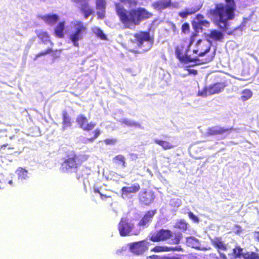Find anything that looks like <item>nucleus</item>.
Here are the masks:
<instances>
[{"label":"nucleus","instance_id":"obj_1","mask_svg":"<svg viewBox=\"0 0 259 259\" xmlns=\"http://www.w3.org/2000/svg\"><path fill=\"white\" fill-rule=\"evenodd\" d=\"M226 4L217 3L213 9H210L209 14L215 20V25L223 31L226 32L229 28V20L235 17L236 4L234 0H225Z\"/></svg>","mask_w":259,"mask_h":259},{"label":"nucleus","instance_id":"obj_2","mask_svg":"<svg viewBox=\"0 0 259 259\" xmlns=\"http://www.w3.org/2000/svg\"><path fill=\"white\" fill-rule=\"evenodd\" d=\"M115 9L120 21L126 29H132L139 25L141 21L153 16L151 12L142 7L133 8L127 11L120 4H116Z\"/></svg>","mask_w":259,"mask_h":259},{"label":"nucleus","instance_id":"obj_3","mask_svg":"<svg viewBox=\"0 0 259 259\" xmlns=\"http://www.w3.org/2000/svg\"><path fill=\"white\" fill-rule=\"evenodd\" d=\"M134 39L130 41L136 45L138 48L141 49V51L131 50L130 51L134 53H144L149 50L152 47L154 38L150 35L149 31H141L133 34Z\"/></svg>","mask_w":259,"mask_h":259},{"label":"nucleus","instance_id":"obj_4","mask_svg":"<svg viewBox=\"0 0 259 259\" xmlns=\"http://www.w3.org/2000/svg\"><path fill=\"white\" fill-rule=\"evenodd\" d=\"M118 231L121 237L128 236H137L141 231V229L136 228L133 220L127 217H122L117 226Z\"/></svg>","mask_w":259,"mask_h":259},{"label":"nucleus","instance_id":"obj_5","mask_svg":"<svg viewBox=\"0 0 259 259\" xmlns=\"http://www.w3.org/2000/svg\"><path fill=\"white\" fill-rule=\"evenodd\" d=\"M192 42L193 40H191L190 41H188L186 39L183 40L180 44L176 46L175 48L176 55L181 63H187L197 61L196 57H192L191 55L187 54Z\"/></svg>","mask_w":259,"mask_h":259},{"label":"nucleus","instance_id":"obj_6","mask_svg":"<svg viewBox=\"0 0 259 259\" xmlns=\"http://www.w3.org/2000/svg\"><path fill=\"white\" fill-rule=\"evenodd\" d=\"M82 160L74 151H69L66 155L64 161L61 163V169L63 172L70 169H77L82 163Z\"/></svg>","mask_w":259,"mask_h":259},{"label":"nucleus","instance_id":"obj_7","mask_svg":"<svg viewBox=\"0 0 259 259\" xmlns=\"http://www.w3.org/2000/svg\"><path fill=\"white\" fill-rule=\"evenodd\" d=\"M87 28L82 22L78 21L74 25V31L70 34L69 39L73 43L74 46L78 47V41L83 38V35L87 33Z\"/></svg>","mask_w":259,"mask_h":259},{"label":"nucleus","instance_id":"obj_8","mask_svg":"<svg viewBox=\"0 0 259 259\" xmlns=\"http://www.w3.org/2000/svg\"><path fill=\"white\" fill-rule=\"evenodd\" d=\"M211 47L210 41L206 39H199L197 40L195 49L193 50V54H195L193 57L197 58L198 60L199 57H202L208 53Z\"/></svg>","mask_w":259,"mask_h":259},{"label":"nucleus","instance_id":"obj_9","mask_svg":"<svg viewBox=\"0 0 259 259\" xmlns=\"http://www.w3.org/2000/svg\"><path fill=\"white\" fill-rule=\"evenodd\" d=\"M227 84L225 82H216L207 87H205L201 92H198V95L206 97L213 94H218L223 91Z\"/></svg>","mask_w":259,"mask_h":259},{"label":"nucleus","instance_id":"obj_10","mask_svg":"<svg viewBox=\"0 0 259 259\" xmlns=\"http://www.w3.org/2000/svg\"><path fill=\"white\" fill-rule=\"evenodd\" d=\"M172 236V232L167 229H161L158 231L151 232L149 239L153 242L164 241L170 239Z\"/></svg>","mask_w":259,"mask_h":259},{"label":"nucleus","instance_id":"obj_11","mask_svg":"<svg viewBox=\"0 0 259 259\" xmlns=\"http://www.w3.org/2000/svg\"><path fill=\"white\" fill-rule=\"evenodd\" d=\"M150 244V242L147 239L133 242L130 244V250L136 255H141L148 250Z\"/></svg>","mask_w":259,"mask_h":259},{"label":"nucleus","instance_id":"obj_12","mask_svg":"<svg viewBox=\"0 0 259 259\" xmlns=\"http://www.w3.org/2000/svg\"><path fill=\"white\" fill-rule=\"evenodd\" d=\"M233 258L243 259H259V255L254 252H246L244 253L243 249L239 246H236L232 250V253Z\"/></svg>","mask_w":259,"mask_h":259},{"label":"nucleus","instance_id":"obj_13","mask_svg":"<svg viewBox=\"0 0 259 259\" xmlns=\"http://www.w3.org/2000/svg\"><path fill=\"white\" fill-rule=\"evenodd\" d=\"M156 209H152L146 211L139 221L137 227L140 229L141 228L147 227L151 223L154 216L156 213Z\"/></svg>","mask_w":259,"mask_h":259},{"label":"nucleus","instance_id":"obj_14","mask_svg":"<svg viewBox=\"0 0 259 259\" xmlns=\"http://www.w3.org/2000/svg\"><path fill=\"white\" fill-rule=\"evenodd\" d=\"M76 121L79 127L85 131H91L96 126L95 122H88V118L83 114L77 116Z\"/></svg>","mask_w":259,"mask_h":259},{"label":"nucleus","instance_id":"obj_15","mask_svg":"<svg viewBox=\"0 0 259 259\" xmlns=\"http://www.w3.org/2000/svg\"><path fill=\"white\" fill-rule=\"evenodd\" d=\"M155 198L154 192L151 190H144L139 195V201L144 205H149L153 202Z\"/></svg>","mask_w":259,"mask_h":259},{"label":"nucleus","instance_id":"obj_16","mask_svg":"<svg viewBox=\"0 0 259 259\" xmlns=\"http://www.w3.org/2000/svg\"><path fill=\"white\" fill-rule=\"evenodd\" d=\"M212 245L217 249L219 253L221 259H227V257L223 253L220 252V250L226 251L227 250V245L222 240L220 237H215L211 240Z\"/></svg>","mask_w":259,"mask_h":259},{"label":"nucleus","instance_id":"obj_17","mask_svg":"<svg viewBox=\"0 0 259 259\" xmlns=\"http://www.w3.org/2000/svg\"><path fill=\"white\" fill-rule=\"evenodd\" d=\"M195 19L196 21L192 23V26L196 31L198 32L199 30H202L203 27L206 28L209 27V22L204 19V16L202 14H198L196 15Z\"/></svg>","mask_w":259,"mask_h":259},{"label":"nucleus","instance_id":"obj_18","mask_svg":"<svg viewBox=\"0 0 259 259\" xmlns=\"http://www.w3.org/2000/svg\"><path fill=\"white\" fill-rule=\"evenodd\" d=\"M232 130V127L224 128L219 126H215L208 128L206 133L208 136H214L222 135L226 133H230Z\"/></svg>","mask_w":259,"mask_h":259},{"label":"nucleus","instance_id":"obj_19","mask_svg":"<svg viewBox=\"0 0 259 259\" xmlns=\"http://www.w3.org/2000/svg\"><path fill=\"white\" fill-rule=\"evenodd\" d=\"M172 5L171 0H162L153 3L151 6L156 10L161 11L170 7Z\"/></svg>","mask_w":259,"mask_h":259},{"label":"nucleus","instance_id":"obj_20","mask_svg":"<svg viewBox=\"0 0 259 259\" xmlns=\"http://www.w3.org/2000/svg\"><path fill=\"white\" fill-rule=\"evenodd\" d=\"M141 187L139 184H135L130 187H123L121 189L122 195L127 196L132 193H136L140 190Z\"/></svg>","mask_w":259,"mask_h":259},{"label":"nucleus","instance_id":"obj_21","mask_svg":"<svg viewBox=\"0 0 259 259\" xmlns=\"http://www.w3.org/2000/svg\"><path fill=\"white\" fill-rule=\"evenodd\" d=\"M89 2H86L80 4V10L83 14L85 19H87L90 15H92L94 11V10L90 7Z\"/></svg>","mask_w":259,"mask_h":259},{"label":"nucleus","instance_id":"obj_22","mask_svg":"<svg viewBox=\"0 0 259 259\" xmlns=\"http://www.w3.org/2000/svg\"><path fill=\"white\" fill-rule=\"evenodd\" d=\"M207 36L208 38L215 41H222L224 38L223 33L216 29L211 30Z\"/></svg>","mask_w":259,"mask_h":259},{"label":"nucleus","instance_id":"obj_23","mask_svg":"<svg viewBox=\"0 0 259 259\" xmlns=\"http://www.w3.org/2000/svg\"><path fill=\"white\" fill-rule=\"evenodd\" d=\"M42 20L47 24L52 25L55 24L59 18L57 14H48L41 17Z\"/></svg>","mask_w":259,"mask_h":259},{"label":"nucleus","instance_id":"obj_24","mask_svg":"<svg viewBox=\"0 0 259 259\" xmlns=\"http://www.w3.org/2000/svg\"><path fill=\"white\" fill-rule=\"evenodd\" d=\"M182 250L181 247H169L167 246H156L151 249V251L155 252H167L170 251H181Z\"/></svg>","mask_w":259,"mask_h":259},{"label":"nucleus","instance_id":"obj_25","mask_svg":"<svg viewBox=\"0 0 259 259\" xmlns=\"http://www.w3.org/2000/svg\"><path fill=\"white\" fill-rule=\"evenodd\" d=\"M37 36L41 40L42 43L45 44L49 43L51 46H54V43L50 40V36L47 32L39 31L37 33Z\"/></svg>","mask_w":259,"mask_h":259},{"label":"nucleus","instance_id":"obj_26","mask_svg":"<svg viewBox=\"0 0 259 259\" xmlns=\"http://www.w3.org/2000/svg\"><path fill=\"white\" fill-rule=\"evenodd\" d=\"M154 142L155 143L161 146L164 150L170 149L174 148L175 146L171 143L166 141L156 139L154 140Z\"/></svg>","mask_w":259,"mask_h":259},{"label":"nucleus","instance_id":"obj_27","mask_svg":"<svg viewBox=\"0 0 259 259\" xmlns=\"http://www.w3.org/2000/svg\"><path fill=\"white\" fill-rule=\"evenodd\" d=\"M113 162L117 166H121L122 168L126 167L125 158L122 155H118L113 158Z\"/></svg>","mask_w":259,"mask_h":259},{"label":"nucleus","instance_id":"obj_28","mask_svg":"<svg viewBox=\"0 0 259 259\" xmlns=\"http://www.w3.org/2000/svg\"><path fill=\"white\" fill-rule=\"evenodd\" d=\"M65 29V22H60L56 26L55 29V35L59 38L64 37V30Z\"/></svg>","mask_w":259,"mask_h":259},{"label":"nucleus","instance_id":"obj_29","mask_svg":"<svg viewBox=\"0 0 259 259\" xmlns=\"http://www.w3.org/2000/svg\"><path fill=\"white\" fill-rule=\"evenodd\" d=\"M62 124L64 129L71 126L72 124L71 118L66 111L62 113Z\"/></svg>","mask_w":259,"mask_h":259},{"label":"nucleus","instance_id":"obj_30","mask_svg":"<svg viewBox=\"0 0 259 259\" xmlns=\"http://www.w3.org/2000/svg\"><path fill=\"white\" fill-rule=\"evenodd\" d=\"M199 9H186L185 11L179 12V16L183 18H186L188 16L195 13L198 11Z\"/></svg>","mask_w":259,"mask_h":259},{"label":"nucleus","instance_id":"obj_31","mask_svg":"<svg viewBox=\"0 0 259 259\" xmlns=\"http://www.w3.org/2000/svg\"><path fill=\"white\" fill-rule=\"evenodd\" d=\"M16 172L19 179L24 180L27 177L28 171L24 168L21 167H18Z\"/></svg>","mask_w":259,"mask_h":259},{"label":"nucleus","instance_id":"obj_32","mask_svg":"<svg viewBox=\"0 0 259 259\" xmlns=\"http://www.w3.org/2000/svg\"><path fill=\"white\" fill-rule=\"evenodd\" d=\"M252 93L250 90H244L242 92L241 99L243 101H245L250 98Z\"/></svg>","mask_w":259,"mask_h":259},{"label":"nucleus","instance_id":"obj_33","mask_svg":"<svg viewBox=\"0 0 259 259\" xmlns=\"http://www.w3.org/2000/svg\"><path fill=\"white\" fill-rule=\"evenodd\" d=\"M188 226V223H187L184 220H182L176 223V227L185 231L187 230Z\"/></svg>","mask_w":259,"mask_h":259},{"label":"nucleus","instance_id":"obj_34","mask_svg":"<svg viewBox=\"0 0 259 259\" xmlns=\"http://www.w3.org/2000/svg\"><path fill=\"white\" fill-rule=\"evenodd\" d=\"M53 52V50L52 48H48L45 51H41L36 54L34 59L36 60L37 58L40 57L41 56L47 55L49 54L52 53Z\"/></svg>","mask_w":259,"mask_h":259},{"label":"nucleus","instance_id":"obj_35","mask_svg":"<svg viewBox=\"0 0 259 259\" xmlns=\"http://www.w3.org/2000/svg\"><path fill=\"white\" fill-rule=\"evenodd\" d=\"M183 236L181 233L175 234L174 238L171 239V243L174 244H179Z\"/></svg>","mask_w":259,"mask_h":259},{"label":"nucleus","instance_id":"obj_36","mask_svg":"<svg viewBox=\"0 0 259 259\" xmlns=\"http://www.w3.org/2000/svg\"><path fill=\"white\" fill-rule=\"evenodd\" d=\"M96 9L100 10H104L106 7L105 0H96Z\"/></svg>","mask_w":259,"mask_h":259},{"label":"nucleus","instance_id":"obj_37","mask_svg":"<svg viewBox=\"0 0 259 259\" xmlns=\"http://www.w3.org/2000/svg\"><path fill=\"white\" fill-rule=\"evenodd\" d=\"M122 3H126L129 7H136L138 4L139 0H120Z\"/></svg>","mask_w":259,"mask_h":259},{"label":"nucleus","instance_id":"obj_38","mask_svg":"<svg viewBox=\"0 0 259 259\" xmlns=\"http://www.w3.org/2000/svg\"><path fill=\"white\" fill-rule=\"evenodd\" d=\"M96 35L102 40H107V38L106 35L104 34L103 31L100 28H98L96 32Z\"/></svg>","mask_w":259,"mask_h":259},{"label":"nucleus","instance_id":"obj_39","mask_svg":"<svg viewBox=\"0 0 259 259\" xmlns=\"http://www.w3.org/2000/svg\"><path fill=\"white\" fill-rule=\"evenodd\" d=\"M188 217L192 220L194 223H198L199 222V219L198 217L195 215L192 212L189 211L188 212Z\"/></svg>","mask_w":259,"mask_h":259},{"label":"nucleus","instance_id":"obj_40","mask_svg":"<svg viewBox=\"0 0 259 259\" xmlns=\"http://www.w3.org/2000/svg\"><path fill=\"white\" fill-rule=\"evenodd\" d=\"M182 32L185 34L188 33L190 31V26L189 23L186 22L182 25Z\"/></svg>","mask_w":259,"mask_h":259},{"label":"nucleus","instance_id":"obj_41","mask_svg":"<svg viewBox=\"0 0 259 259\" xmlns=\"http://www.w3.org/2000/svg\"><path fill=\"white\" fill-rule=\"evenodd\" d=\"M122 123L124 124L127 126H137L138 125V123L136 122L131 121L127 119H124L121 121Z\"/></svg>","mask_w":259,"mask_h":259},{"label":"nucleus","instance_id":"obj_42","mask_svg":"<svg viewBox=\"0 0 259 259\" xmlns=\"http://www.w3.org/2000/svg\"><path fill=\"white\" fill-rule=\"evenodd\" d=\"M94 137L91 138L90 139H88V141L90 142H93L95 139H96L100 134V131L99 128H96L94 132Z\"/></svg>","mask_w":259,"mask_h":259},{"label":"nucleus","instance_id":"obj_43","mask_svg":"<svg viewBox=\"0 0 259 259\" xmlns=\"http://www.w3.org/2000/svg\"><path fill=\"white\" fill-rule=\"evenodd\" d=\"M162 259H182L181 255H165L162 257Z\"/></svg>","mask_w":259,"mask_h":259},{"label":"nucleus","instance_id":"obj_44","mask_svg":"<svg viewBox=\"0 0 259 259\" xmlns=\"http://www.w3.org/2000/svg\"><path fill=\"white\" fill-rule=\"evenodd\" d=\"M104 142L106 145H113L116 142V140L115 139H106L104 140Z\"/></svg>","mask_w":259,"mask_h":259},{"label":"nucleus","instance_id":"obj_45","mask_svg":"<svg viewBox=\"0 0 259 259\" xmlns=\"http://www.w3.org/2000/svg\"><path fill=\"white\" fill-rule=\"evenodd\" d=\"M187 242L189 244H194L198 243V240L192 237H190L187 238Z\"/></svg>","mask_w":259,"mask_h":259},{"label":"nucleus","instance_id":"obj_46","mask_svg":"<svg viewBox=\"0 0 259 259\" xmlns=\"http://www.w3.org/2000/svg\"><path fill=\"white\" fill-rule=\"evenodd\" d=\"M98 18L99 19H102L105 17V10H101L100 12H97Z\"/></svg>","mask_w":259,"mask_h":259},{"label":"nucleus","instance_id":"obj_47","mask_svg":"<svg viewBox=\"0 0 259 259\" xmlns=\"http://www.w3.org/2000/svg\"><path fill=\"white\" fill-rule=\"evenodd\" d=\"M214 56H215V52L213 51L211 53V54L207 58H206L205 62H209L211 61L214 58Z\"/></svg>","mask_w":259,"mask_h":259},{"label":"nucleus","instance_id":"obj_48","mask_svg":"<svg viewBox=\"0 0 259 259\" xmlns=\"http://www.w3.org/2000/svg\"><path fill=\"white\" fill-rule=\"evenodd\" d=\"M169 25L170 26V27H171L172 31L174 32V33L178 32V29L176 27V25L174 23L170 22L169 23Z\"/></svg>","mask_w":259,"mask_h":259},{"label":"nucleus","instance_id":"obj_49","mask_svg":"<svg viewBox=\"0 0 259 259\" xmlns=\"http://www.w3.org/2000/svg\"><path fill=\"white\" fill-rule=\"evenodd\" d=\"M100 198L102 200H105L106 199L108 198L111 199V200H112V197L111 196H107L102 193L100 194Z\"/></svg>","mask_w":259,"mask_h":259},{"label":"nucleus","instance_id":"obj_50","mask_svg":"<svg viewBox=\"0 0 259 259\" xmlns=\"http://www.w3.org/2000/svg\"><path fill=\"white\" fill-rule=\"evenodd\" d=\"M147 259H162L160 256L157 255H152L147 257Z\"/></svg>","mask_w":259,"mask_h":259},{"label":"nucleus","instance_id":"obj_51","mask_svg":"<svg viewBox=\"0 0 259 259\" xmlns=\"http://www.w3.org/2000/svg\"><path fill=\"white\" fill-rule=\"evenodd\" d=\"M253 236L254 239L257 241H259V231H255L254 232Z\"/></svg>","mask_w":259,"mask_h":259},{"label":"nucleus","instance_id":"obj_52","mask_svg":"<svg viewBox=\"0 0 259 259\" xmlns=\"http://www.w3.org/2000/svg\"><path fill=\"white\" fill-rule=\"evenodd\" d=\"M188 71L190 74L196 75L197 74V71L195 69H188Z\"/></svg>","mask_w":259,"mask_h":259},{"label":"nucleus","instance_id":"obj_53","mask_svg":"<svg viewBox=\"0 0 259 259\" xmlns=\"http://www.w3.org/2000/svg\"><path fill=\"white\" fill-rule=\"evenodd\" d=\"M72 2L75 3H79L81 4L86 2H89V0H71Z\"/></svg>","mask_w":259,"mask_h":259},{"label":"nucleus","instance_id":"obj_54","mask_svg":"<svg viewBox=\"0 0 259 259\" xmlns=\"http://www.w3.org/2000/svg\"><path fill=\"white\" fill-rule=\"evenodd\" d=\"M94 192L95 193H98L100 195V194H102L100 192V190L99 189H95L94 190Z\"/></svg>","mask_w":259,"mask_h":259},{"label":"nucleus","instance_id":"obj_55","mask_svg":"<svg viewBox=\"0 0 259 259\" xmlns=\"http://www.w3.org/2000/svg\"><path fill=\"white\" fill-rule=\"evenodd\" d=\"M7 146H8V144H6L2 145L1 147V148H3L4 147H7Z\"/></svg>","mask_w":259,"mask_h":259},{"label":"nucleus","instance_id":"obj_56","mask_svg":"<svg viewBox=\"0 0 259 259\" xmlns=\"http://www.w3.org/2000/svg\"><path fill=\"white\" fill-rule=\"evenodd\" d=\"M248 18H244L243 19V21L244 22H246V21H248Z\"/></svg>","mask_w":259,"mask_h":259},{"label":"nucleus","instance_id":"obj_57","mask_svg":"<svg viewBox=\"0 0 259 259\" xmlns=\"http://www.w3.org/2000/svg\"><path fill=\"white\" fill-rule=\"evenodd\" d=\"M8 149H14V147H8Z\"/></svg>","mask_w":259,"mask_h":259},{"label":"nucleus","instance_id":"obj_58","mask_svg":"<svg viewBox=\"0 0 259 259\" xmlns=\"http://www.w3.org/2000/svg\"><path fill=\"white\" fill-rule=\"evenodd\" d=\"M9 183L10 184L12 185V183H13L12 180H10V181H9Z\"/></svg>","mask_w":259,"mask_h":259},{"label":"nucleus","instance_id":"obj_59","mask_svg":"<svg viewBox=\"0 0 259 259\" xmlns=\"http://www.w3.org/2000/svg\"><path fill=\"white\" fill-rule=\"evenodd\" d=\"M54 52H59V53H60L61 51L60 50H56Z\"/></svg>","mask_w":259,"mask_h":259},{"label":"nucleus","instance_id":"obj_60","mask_svg":"<svg viewBox=\"0 0 259 259\" xmlns=\"http://www.w3.org/2000/svg\"><path fill=\"white\" fill-rule=\"evenodd\" d=\"M34 128H35V130H37V131H38V127H35Z\"/></svg>","mask_w":259,"mask_h":259}]
</instances>
